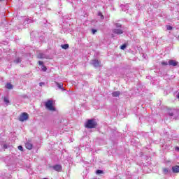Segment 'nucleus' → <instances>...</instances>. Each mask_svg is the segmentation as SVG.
Returning <instances> with one entry per match:
<instances>
[{"mask_svg":"<svg viewBox=\"0 0 179 179\" xmlns=\"http://www.w3.org/2000/svg\"><path fill=\"white\" fill-rule=\"evenodd\" d=\"M85 128L87 129L97 128V122L94 119L88 120L85 124Z\"/></svg>","mask_w":179,"mask_h":179,"instance_id":"nucleus-1","label":"nucleus"},{"mask_svg":"<svg viewBox=\"0 0 179 179\" xmlns=\"http://www.w3.org/2000/svg\"><path fill=\"white\" fill-rule=\"evenodd\" d=\"M45 108L50 111H55V108L54 107V101L48 100L45 103Z\"/></svg>","mask_w":179,"mask_h":179,"instance_id":"nucleus-2","label":"nucleus"},{"mask_svg":"<svg viewBox=\"0 0 179 179\" xmlns=\"http://www.w3.org/2000/svg\"><path fill=\"white\" fill-rule=\"evenodd\" d=\"M19 121H20L21 122H24V121H27V120H29V115L27 114V113H22L19 117H18Z\"/></svg>","mask_w":179,"mask_h":179,"instance_id":"nucleus-3","label":"nucleus"},{"mask_svg":"<svg viewBox=\"0 0 179 179\" xmlns=\"http://www.w3.org/2000/svg\"><path fill=\"white\" fill-rule=\"evenodd\" d=\"M101 62L97 59H94L92 60V65L95 67L97 68L99 66H101Z\"/></svg>","mask_w":179,"mask_h":179,"instance_id":"nucleus-4","label":"nucleus"},{"mask_svg":"<svg viewBox=\"0 0 179 179\" xmlns=\"http://www.w3.org/2000/svg\"><path fill=\"white\" fill-rule=\"evenodd\" d=\"M38 65H40L41 66H42V67H41L42 71H43V72H47V66H45L44 65V62H43V61H38Z\"/></svg>","mask_w":179,"mask_h":179,"instance_id":"nucleus-5","label":"nucleus"},{"mask_svg":"<svg viewBox=\"0 0 179 179\" xmlns=\"http://www.w3.org/2000/svg\"><path fill=\"white\" fill-rule=\"evenodd\" d=\"M53 170H55V171H62V166L59 164H56L52 166Z\"/></svg>","mask_w":179,"mask_h":179,"instance_id":"nucleus-6","label":"nucleus"},{"mask_svg":"<svg viewBox=\"0 0 179 179\" xmlns=\"http://www.w3.org/2000/svg\"><path fill=\"white\" fill-rule=\"evenodd\" d=\"M169 65H170L171 66H177L178 65V62L171 59L169 61Z\"/></svg>","mask_w":179,"mask_h":179,"instance_id":"nucleus-7","label":"nucleus"},{"mask_svg":"<svg viewBox=\"0 0 179 179\" xmlns=\"http://www.w3.org/2000/svg\"><path fill=\"white\" fill-rule=\"evenodd\" d=\"M25 148L26 149H28V150H31L33 149V144L30 142H27L25 143Z\"/></svg>","mask_w":179,"mask_h":179,"instance_id":"nucleus-8","label":"nucleus"},{"mask_svg":"<svg viewBox=\"0 0 179 179\" xmlns=\"http://www.w3.org/2000/svg\"><path fill=\"white\" fill-rule=\"evenodd\" d=\"M113 33H115V34H122V33H124V31H122V29H113Z\"/></svg>","mask_w":179,"mask_h":179,"instance_id":"nucleus-9","label":"nucleus"},{"mask_svg":"<svg viewBox=\"0 0 179 179\" xmlns=\"http://www.w3.org/2000/svg\"><path fill=\"white\" fill-rule=\"evenodd\" d=\"M55 84L59 89H61L62 90H65V89L64 88V84L62 83L55 82Z\"/></svg>","mask_w":179,"mask_h":179,"instance_id":"nucleus-10","label":"nucleus"},{"mask_svg":"<svg viewBox=\"0 0 179 179\" xmlns=\"http://www.w3.org/2000/svg\"><path fill=\"white\" fill-rule=\"evenodd\" d=\"M172 171L173 173H179V166L176 165L172 167Z\"/></svg>","mask_w":179,"mask_h":179,"instance_id":"nucleus-11","label":"nucleus"},{"mask_svg":"<svg viewBox=\"0 0 179 179\" xmlns=\"http://www.w3.org/2000/svg\"><path fill=\"white\" fill-rule=\"evenodd\" d=\"M121 94V92L119 91H115L112 93L113 97H118Z\"/></svg>","mask_w":179,"mask_h":179,"instance_id":"nucleus-12","label":"nucleus"},{"mask_svg":"<svg viewBox=\"0 0 179 179\" xmlns=\"http://www.w3.org/2000/svg\"><path fill=\"white\" fill-rule=\"evenodd\" d=\"M6 89H8L9 90H12V89H13V85L12 84H10V83H8L6 85Z\"/></svg>","mask_w":179,"mask_h":179,"instance_id":"nucleus-13","label":"nucleus"},{"mask_svg":"<svg viewBox=\"0 0 179 179\" xmlns=\"http://www.w3.org/2000/svg\"><path fill=\"white\" fill-rule=\"evenodd\" d=\"M37 58L38 59H43V58H44L43 53H41V52L38 53Z\"/></svg>","mask_w":179,"mask_h":179,"instance_id":"nucleus-14","label":"nucleus"},{"mask_svg":"<svg viewBox=\"0 0 179 179\" xmlns=\"http://www.w3.org/2000/svg\"><path fill=\"white\" fill-rule=\"evenodd\" d=\"M61 47H62V48H63V50H68V48H69V45L64 44V45H62Z\"/></svg>","mask_w":179,"mask_h":179,"instance_id":"nucleus-15","label":"nucleus"},{"mask_svg":"<svg viewBox=\"0 0 179 179\" xmlns=\"http://www.w3.org/2000/svg\"><path fill=\"white\" fill-rule=\"evenodd\" d=\"M163 173H164V174H167V173H169V169L164 168L163 169Z\"/></svg>","mask_w":179,"mask_h":179,"instance_id":"nucleus-16","label":"nucleus"},{"mask_svg":"<svg viewBox=\"0 0 179 179\" xmlns=\"http://www.w3.org/2000/svg\"><path fill=\"white\" fill-rule=\"evenodd\" d=\"M98 16H100L101 19H104V15H103V13L101 12L98 13Z\"/></svg>","mask_w":179,"mask_h":179,"instance_id":"nucleus-17","label":"nucleus"},{"mask_svg":"<svg viewBox=\"0 0 179 179\" xmlns=\"http://www.w3.org/2000/svg\"><path fill=\"white\" fill-rule=\"evenodd\" d=\"M126 48H127V44H125V43L120 46L121 50H124Z\"/></svg>","mask_w":179,"mask_h":179,"instance_id":"nucleus-18","label":"nucleus"},{"mask_svg":"<svg viewBox=\"0 0 179 179\" xmlns=\"http://www.w3.org/2000/svg\"><path fill=\"white\" fill-rule=\"evenodd\" d=\"M3 100L6 103V104L9 103V99H8V97L4 96Z\"/></svg>","mask_w":179,"mask_h":179,"instance_id":"nucleus-19","label":"nucleus"},{"mask_svg":"<svg viewBox=\"0 0 179 179\" xmlns=\"http://www.w3.org/2000/svg\"><path fill=\"white\" fill-rule=\"evenodd\" d=\"M166 29H167V30H173V27L168 25V26H166Z\"/></svg>","mask_w":179,"mask_h":179,"instance_id":"nucleus-20","label":"nucleus"},{"mask_svg":"<svg viewBox=\"0 0 179 179\" xmlns=\"http://www.w3.org/2000/svg\"><path fill=\"white\" fill-rule=\"evenodd\" d=\"M96 174H103V171L101 170H96Z\"/></svg>","mask_w":179,"mask_h":179,"instance_id":"nucleus-21","label":"nucleus"},{"mask_svg":"<svg viewBox=\"0 0 179 179\" xmlns=\"http://www.w3.org/2000/svg\"><path fill=\"white\" fill-rule=\"evenodd\" d=\"M92 34H96V33H97V29H92Z\"/></svg>","mask_w":179,"mask_h":179,"instance_id":"nucleus-22","label":"nucleus"},{"mask_svg":"<svg viewBox=\"0 0 179 179\" xmlns=\"http://www.w3.org/2000/svg\"><path fill=\"white\" fill-rule=\"evenodd\" d=\"M18 149L19 150H20L21 152H23V147L22 145H19L18 146Z\"/></svg>","mask_w":179,"mask_h":179,"instance_id":"nucleus-23","label":"nucleus"},{"mask_svg":"<svg viewBox=\"0 0 179 179\" xmlns=\"http://www.w3.org/2000/svg\"><path fill=\"white\" fill-rule=\"evenodd\" d=\"M162 65H164V66H167L169 65V63L166 62H162Z\"/></svg>","mask_w":179,"mask_h":179,"instance_id":"nucleus-24","label":"nucleus"},{"mask_svg":"<svg viewBox=\"0 0 179 179\" xmlns=\"http://www.w3.org/2000/svg\"><path fill=\"white\" fill-rule=\"evenodd\" d=\"M121 24H120V23H117V24H115V27H117V28H120V27H121Z\"/></svg>","mask_w":179,"mask_h":179,"instance_id":"nucleus-25","label":"nucleus"},{"mask_svg":"<svg viewBox=\"0 0 179 179\" xmlns=\"http://www.w3.org/2000/svg\"><path fill=\"white\" fill-rule=\"evenodd\" d=\"M19 62H20V59H17L16 60V64H19Z\"/></svg>","mask_w":179,"mask_h":179,"instance_id":"nucleus-26","label":"nucleus"},{"mask_svg":"<svg viewBox=\"0 0 179 179\" xmlns=\"http://www.w3.org/2000/svg\"><path fill=\"white\" fill-rule=\"evenodd\" d=\"M175 150H177L178 152H179V147H176Z\"/></svg>","mask_w":179,"mask_h":179,"instance_id":"nucleus-27","label":"nucleus"},{"mask_svg":"<svg viewBox=\"0 0 179 179\" xmlns=\"http://www.w3.org/2000/svg\"><path fill=\"white\" fill-rule=\"evenodd\" d=\"M44 85V83H39V86H43Z\"/></svg>","mask_w":179,"mask_h":179,"instance_id":"nucleus-28","label":"nucleus"},{"mask_svg":"<svg viewBox=\"0 0 179 179\" xmlns=\"http://www.w3.org/2000/svg\"><path fill=\"white\" fill-rule=\"evenodd\" d=\"M169 115H170L171 117H173V113H170Z\"/></svg>","mask_w":179,"mask_h":179,"instance_id":"nucleus-29","label":"nucleus"},{"mask_svg":"<svg viewBox=\"0 0 179 179\" xmlns=\"http://www.w3.org/2000/svg\"><path fill=\"white\" fill-rule=\"evenodd\" d=\"M177 97H178V99H179V94H178Z\"/></svg>","mask_w":179,"mask_h":179,"instance_id":"nucleus-30","label":"nucleus"},{"mask_svg":"<svg viewBox=\"0 0 179 179\" xmlns=\"http://www.w3.org/2000/svg\"><path fill=\"white\" fill-rule=\"evenodd\" d=\"M0 1H3V0H0Z\"/></svg>","mask_w":179,"mask_h":179,"instance_id":"nucleus-31","label":"nucleus"}]
</instances>
